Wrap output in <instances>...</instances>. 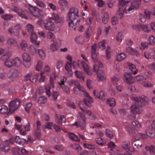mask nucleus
<instances>
[{
	"label": "nucleus",
	"instance_id": "obj_21",
	"mask_svg": "<svg viewBox=\"0 0 155 155\" xmlns=\"http://www.w3.org/2000/svg\"><path fill=\"white\" fill-rule=\"evenodd\" d=\"M127 64L129 67L131 72L134 74H136L137 73V70L136 69L135 66L131 63H127Z\"/></svg>",
	"mask_w": 155,
	"mask_h": 155
},
{
	"label": "nucleus",
	"instance_id": "obj_7",
	"mask_svg": "<svg viewBox=\"0 0 155 155\" xmlns=\"http://www.w3.org/2000/svg\"><path fill=\"white\" fill-rule=\"evenodd\" d=\"M123 80L127 84H132L134 83L135 79L129 73L126 72L124 74Z\"/></svg>",
	"mask_w": 155,
	"mask_h": 155
},
{
	"label": "nucleus",
	"instance_id": "obj_31",
	"mask_svg": "<svg viewBox=\"0 0 155 155\" xmlns=\"http://www.w3.org/2000/svg\"><path fill=\"white\" fill-rule=\"evenodd\" d=\"M68 134L69 138L71 140L75 141H80V140L78 137L74 134L71 133H69Z\"/></svg>",
	"mask_w": 155,
	"mask_h": 155
},
{
	"label": "nucleus",
	"instance_id": "obj_50",
	"mask_svg": "<svg viewBox=\"0 0 155 155\" xmlns=\"http://www.w3.org/2000/svg\"><path fill=\"white\" fill-rule=\"evenodd\" d=\"M136 141H135V140H134V139L132 140L131 141H130V142H129V143L130 144H131L132 146H137V147L138 149V148L139 147H142V144H138L137 143H135V142Z\"/></svg>",
	"mask_w": 155,
	"mask_h": 155
},
{
	"label": "nucleus",
	"instance_id": "obj_37",
	"mask_svg": "<svg viewBox=\"0 0 155 155\" xmlns=\"http://www.w3.org/2000/svg\"><path fill=\"white\" fill-rule=\"evenodd\" d=\"M34 27L32 25L28 24L26 26V30L29 34L34 32Z\"/></svg>",
	"mask_w": 155,
	"mask_h": 155
},
{
	"label": "nucleus",
	"instance_id": "obj_30",
	"mask_svg": "<svg viewBox=\"0 0 155 155\" xmlns=\"http://www.w3.org/2000/svg\"><path fill=\"white\" fill-rule=\"evenodd\" d=\"M98 64H96L93 66V70L94 71L97 72L99 70H101L99 69V68H102L103 67V64L100 62H98Z\"/></svg>",
	"mask_w": 155,
	"mask_h": 155
},
{
	"label": "nucleus",
	"instance_id": "obj_24",
	"mask_svg": "<svg viewBox=\"0 0 155 155\" xmlns=\"http://www.w3.org/2000/svg\"><path fill=\"white\" fill-rule=\"evenodd\" d=\"M14 65L17 67H20L22 64V61L20 58L17 57L13 59Z\"/></svg>",
	"mask_w": 155,
	"mask_h": 155
},
{
	"label": "nucleus",
	"instance_id": "obj_11",
	"mask_svg": "<svg viewBox=\"0 0 155 155\" xmlns=\"http://www.w3.org/2000/svg\"><path fill=\"white\" fill-rule=\"evenodd\" d=\"M93 93L96 98H99L102 101L105 100L106 98V93L103 91H100L99 93L98 94L97 93L96 91L94 90Z\"/></svg>",
	"mask_w": 155,
	"mask_h": 155
},
{
	"label": "nucleus",
	"instance_id": "obj_47",
	"mask_svg": "<svg viewBox=\"0 0 155 155\" xmlns=\"http://www.w3.org/2000/svg\"><path fill=\"white\" fill-rule=\"evenodd\" d=\"M126 130L128 131V132L130 134H134L135 133V129L134 128H132L129 126H127L125 127Z\"/></svg>",
	"mask_w": 155,
	"mask_h": 155
},
{
	"label": "nucleus",
	"instance_id": "obj_44",
	"mask_svg": "<svg viewBox=\"0 0 155 155\" xmlns=\"http://www.w3.org/2000/svg\"><path fill=\"white\" fill-rule=\"evenodd\" d=\"M23 60L24 61H31L30 55L27 53H24L22 55Z\"/></svg>",
	"mask_w": 155,
	"mask_h": 155
},
{
	"label": "nucleus",
	"instance_id": "obj_10",
	"mask_svg": "<svg viewBox=\"0 0 155 155\" xmlns=\"http://www.w3.org/2000/svg\"><path fill=\"white\" fill-rule=\"evenodd\" d=\"M79 67H80L81 66H82L84 71L86 73L89 75H92V73L91 72L87 64L84 61H80L78 64Z\"/></svg>",
	"mask_w": 155,
	"mask_h": 155
},
{
	"label": "nucleus",
	"instance_id": "obj_45",
	"mask_svg": "<svg viewBox=\"0 0 155 155\" xmlns=\"http://www.w3.org/2000/svg\"><path fill=\"white\" fill-rule=\"evenodd\" d=\"M134 133H135V134L134 136V139L135 141L139 140L140 138L141 133L138 132V131L137 130Z\"/></svg>",
	"mask_w": 155,
	"mask_h": 155
},
{
	"label": "nucleus",
	"instance_id": "obj_40",
	"mask_svg": "<svg viewBox=\"0 0 155 155\" xmlns=\"http://www.w3.org/2000/svg\"><path fill=\"white\" fill-rule=\"evenodd\" d=\"M20 45L22 50L25 51L26 49L28 47V44L26 41L24 40L22 41L20 43Z\"/></svg>",
	"mask_w": 155,
	"mask_h": 155
},
{
	"label": "nucleus",
	"instance_id": "obj_9",
	"mask_svg": "<svg viewBox=\"0 0 155 155\" xmlns=\"http://www.w3.org/2000/svg\"><path fill=\"white\" fill-rule=\"evenodd\" d=\"M144 13V14H140L139 19L142 22H145L146 21V18L149 19L150 18V14L148 11L145 10Z\"/></svg>",
	"mask_w": 155,
	"mask_h": 155
},
{
	"label": "nucleus",
	"instance_id": "obj_55",
	"mask_svg": "<svg viewBox=\"0 0 155 155\" xmlns=\"http://www.w3.org/2000/svg\"><path fill=\"white\" fill-rule=\"evenodd\" d=\"M123 38V37L122 32H118L116 37L117 40L119 42H121Z\"/></svg>",
	"mask_w": 155,
	"mask_h": 155
},
{
	"label": "nucleus",
	"instance_id": "obj_12",
	"mask_svg": "<svg viewBox=\"0 0 155 155\" xmlns=\"http://www.w3.org/2000/svg\"><path fill=\"white\" fill-rule=\"evenodd\" d=\"M96 48L97 44H93L91 48V57L94 62L97 61L98 59V57L96 53Z\"/></svg>",
	"mask_w": 155,
	"mask_h": 155
},
{
	"label": "nucleus",
	"instance_id": "obj_42",
	"mask_svg": "<svg viewBox=\"0 0 155 155\" xmlns=\"http://www.w3.org/2000/svg\"><path fill=\"white\" fill-rule=\"evenodd\" d=\"M51 18L53 20L55 21L56 23H59L60 22V20L58 14L55 13H53Z\"/></svg>",
	"mask_w": 155,
	"mask_h": 155
},
{
	"label": "nucleus",
	"instance_id": "obj_1",
	"mask_svg": "<svg viewBox=\"0 0 155 155\" xmlns=\"http://www.w3.org/2000/svg\"><path fill=\"white\" fill-rule=\"evenodd\" d=\"M78 10L76 8L70 9L67 15V20L69 21L68 25L72 28H75V25L77 21L76 20L78 17Z\"/></svg>",
	"mask_w": 155,
	"mask_h": 155
},
{
	"label": "nucleus",
	"instance_id": "obj_18",
	"mask_svg": "<svg viewBox=\"0 0 155 155\" xmlns=\"http://www.w3.org/2000/svg\"><path fill=\"white\" fill-rule=\"evenodd\" d=\"M31 37L30 38L31 41L35 45L38 46L39 45V41H37V40L38 37L36 34L35 32H33L31 34Z\"/></svg>",
	"mask_w": 155,
	"mask_h": 155
},
{
	"label": "nucleus",
	"instance_id": "obj_52",
	"mask_svg": "<svg viewBox=\"0 0 155 155\" xmlns=\"http://www.w3.org/2000/svg\"><path fill=\"white\" fill-rule=\"evenodd\" d=\"M47 38H48L54 41L55 38L54 34L51 32H48L47 34Z\"/></svg>",
	"mask_w": 155,
	"mask_h": 155
},
{
	"label": "nucleus",
	"instance_id": "obj_6",
	"mask_svg": "<svg viewBox=\"0 0 155 155\" xmlns=\"http://www.w3.org/2000/svg\"><path fill=\"white\" fill-rule=\"evenodd\" d=\"M22 27L19 24H17L14 28L11 27L8 28V32L11 35H13L15 36H18L20 33L19 31L21 29Z\"/></svg>",
	"mask_w": 155,
	"mask_h": 155
},
{
	"label": "nucleus",
	"instance_id": "obj_51",
	"mask_svg": "<svg viewBox=\"0 0 155 155\" xmlns=\"http://www.w3.org/2000/svg\"><path fill=\"white\" fill-rule=\"evenodd\" d=\"M45 89L46 93L48 97H49L51 95V92L50 91L51 87L49 85H46L45 86Z\"/></svg>",
	"mask_w": 155,
	"mask_h": 155
},
{
	"label": "nucleus",
	"instance_id": "obj_62",
	"mask_svg": "<svg viewBox=\"0 0 155 155\" xmlns=\"http://www.w3.org/2000/svg\"><path fill=\"white\" fill-rule=\"evenodd\" d=\"M32 75L31 73H28L26 75H25L24 77V81H31V78Z\"/></svg>",
	"mask_w": 155,
	"mask_h": 155
},
{
	"label": "nucleus",
	"instance_id": "obj_19",
	"mask_svg": "<svg viewBox=\"0 0 155 155\" xmlns=\"http://www.w3.org/2000/svg\"><path fill=\"white\" fill-rule=\"evenodd\" d=\"M97 74L99 81H103L106 79L105 73L103 70H99Z\"/></svg>",
	"mask_w": 155,
	"mask_h": 155
},
{
	"label": "nucleus",
	"instance_id": "obj_63",
	"mask_svg": "<svg viewBox=\"0 0 155 155\" xmlns=\"http://www.w3.org/2000/svg\"><path fill=\"white\" fill-rule=\"evenodd\" d=\"M75 41L77 43L82 44L84 42V39L82 37L78 36L76 38Z\"/></svg>",
	"mask_w": 155,
	"mask_h": 155
},
{
	"label": "nucleus",
	"instance_id": "obj_22",
	"mask_svg": "<svg viewBox=\"0 0 155 155\" xmlns=\"http://www.w3.org/2000/svg\"><path fill=\"white\" fill-rule=\"evenodd\" d=\"M74 73L76 77L77 78L81 79L83 81H84L85 77L84 74V73L76 70L74 72Z\"/></svg>",
	"mask_w": 155,
	"mask_h": 155
},
{
	"label": "nucleus",
	"instance_id": "obj_17",
	"mask_svg": "<svg viewBox=\"0 0 155 155\" xmlns=\"http://www.w3.org/2000/svg\"><path fill=\"white\" fill-rule=\"evenodd\" d=\"M126 51L131 55L137 57H139L140 55V54L137 51L130 47H128L126 48Z\"/></svg>",
	"mask_w": 155,
	"mask_h": 155
},
{
	"label": "nucleus",
	"instance_id": "obj_8",
	"mask_svg": "<svg viewBox=\"0 0 155 155\" xmlns=\"http://www.w3.org/2000/svg\"><path fill=\"white\" fill-rule=\"evenodd\" d=\"M84 95L85 97V98L84 99V103L88 107H91L92 106L91 104L93 103V100L92 98L86 92H85L84 93Z\"/></svg>",
	"mask_w": 155,
	"mask_h": 155
},
{
	"label": "nucleus",
	"instance_id": "obj_32",
	"mask_svg": "<svg viewBox=\"0 0 155 155\" xmlns=\"http://www.w3.org/2000/svg\"><path fill=\"white\" fill-rule=\"evenodd\" d=\"M7 43L9 45L13 46H15L17 45V42L15 40L12 38H9L7 41Z\"/></svg>",
	"mask_w": 155,
	"mask_h": 155
},
{
	"label": "nucleus",
	"instance_id": "obj_49",
	"mask_svg": "<svg viewBox=\"0 0 155 155\" xmlns=\"http://www.w3.org/2000/svg\"><path fill=\"white\" fill-rule=\"evenodd\" d=\"M68 84L70 86L73 85V84L76 86H78L79 85V82L77 80H71L68 82Z\"/></svg>",
	"mask_w": 155,
	"mask_h": 155
},
{
	"label": "nucleus",
	"instance_id": "obj_28",
	"mask_svg": "<svg viewBox=\"0 0 155 155\" xmlns=\"http://www.w3.org/2000/svg\"><path fill=\"white\" fill-rule=\"evenodd\" d=\"M141 4L140 0L134 1L131 3V5L135 9L139 8Z\"/></svg>",
	"mask_w": 155,
	"mask_h": 155
},
{
	"label": "nucleus",
	"instance_id": "obj_20",
	"mask_svg": "<svg viewBox=\"0 0 155 155\" xmlns=\"http://www.w3.org/2000/svg\"><path fill=\"white\" fill-rule=\"evenodd\" d=\"M58 3L60 6L63 9L65 10L68 8V2L66 0H60Z\"/></svg>",
	"mask_w": 155,
	"mask_h": 155
},
{
	"label": "nucleus",
	"instance_id": "obj_14",
	"mask_svg": "<svg viewBox=\"0 0 155 155\" xmlns=\"http://www.w3.org/2000/svg\"><path fill=\"white\" fill-rule=\"evenodd\" d=\"M140 106L136 105L135 103L132 105L131 107V112L134 114H140L142 112V110L140 109Z\"/></svg>",
	"mask_w": 155,
	"mask_h": 155
},
{
	"label": "nucleus",
	"instance_id": "obj_58",
	"mask_svg": "<svg viewBox=\"0 0 155 155\" xmlns=\"http://www.w3.org/2000/svg\"><path fill=\"white\" fill-rule=\"evenodd\" d=\"M43 63L40 61H38L36 66V70L37 71H40L42 67Z\"/></svg>",
	"mask_w": 155,
	"mask_h": 155
},
{
	"label": "nucleus",
	"instance_id": "obj_43",
	"mask_svg": "<svg viewBox=\"0 0 155 155\" xmlns=\"http://www.w3.org/2000/svg\"><path fill=\"white\" fill-rule=\"evenodd\" d=\"M142 25L139 24L133 25L132 26V28L133 30L136 31H140L142 30Z\"/></svg>",
	"mask_w": 155,
	"mask_h": 155
},
{
	"label": "nucleus",
	"instance_id": "obj_5",
	"mask_svg": "<svg viewBox=\"0 0 155 155\" xmlns=\"http://www.w3.org/2000/svg\"><path fill=\"white\" fill-rule=\"evenodd\" d=\"M25 6L35 17L40 18L43 16V11L38 7L36 6H33L30 5Z\"/></svg>",
	"mask_w": 155,
	"mask_h": 155
},
{
	"label": "nucleus",
	"instance_id": "obj_38",
	"mask_svg": "<svg viewBox=\"0 0 155 155\" xmlns=\"http://www.w3.org/2000/svg\"><path fill=\"white\" fill-rule=\"evenodd\" d=\"M47 101V98L45 96H41L38 98V103L39 104L45 103Z\"/></svg>",
	"mask_w": 155,
	"mask_h": 155
},
{
	"label": "nucleus",
	"instance_id": "obj_2",
	"mask_svg": "<svg viewBox=\"0 0 155 155\" xmlns=\"http://www.w3.org/2000/svg\"><path fill=\"white\" fill-rule=\"evenodd\" d=\"M132 101L134 102L136 105L140 107L144 106L148 104L149 99L148 97L144 96H142L139 97L136 95L132 94L130 96Z\"/></svg>",
	"mask_w": 155,
	"mask_h": 155
},
{
	"label": "nucleus",
	"instance_id": "obj_34",
	"mask_svg": "<svg viewBox=\"0 0 155 155\" xmlns=\"http://www.w3.org/2000/svg\"><path fill=\"white\" fill-rule=\"evenodd\" d=\"M135 9L131 5L127 6L125 8V12L126 14H129L133 12Z\"/></svg>",
	"mask_w": 155,
	"mask_h": 155
},
{
	"label": "nucleus",
	"instance_id": "obj_16",
	"mask_svg": "<svg viewBox=\"0 0 155 155\" xmlns=\"http://www.w3.org/2000/svg\"><path fill=\"white\" fill-rule=\"evenodd\" d=\"M8 78L11 79L12 78H15L18 77L19 74L18 71L15 69H12L9 72Z\"/></svg>",
	"mask_w": 155,
	"mask_h": 155
},
{
	"label": "nucleus",
	"instance_id": "obj_25",
	"mask_svg": "<svg viewBox=\"0 0 155 155\" xmlns=\"http://www.w3.org/2000/svg\"><path fill=\"white\" fill-rule=\"evenodd\" d=\"M15 141L16 143L22 145L24 144L27 142L26 139L21 138L18 136L15 137Z\"/></svg>",
	"mask_w": 155,
	"mask_h": 155
},
{
	"label": "nucleus",
	"instance_id": "obj_36",
	"mask_svg": "<svg viewBox=\"0 0 155 155\" xmlns=\"http://www.w3.org/2000/svg\"><path fill=\"white\" fill-rule=\"evenodd\" d=\"M117 16L120 18H122L124 15V11L123 8H120L117 12Z\"/></svg>",
	"mask_w": 155,
	"mask_h": 155
},
{
	"label": "nucleus",
	"instance_id": "obj_60",
	"mask_svg": "<svg viewBox=\"0 0 155 155\" xmlns=\"http://www.w3.org/2000/svg\"><path fill=\"white\" fill-rule=\"evenodd\" d=\"M95 141L97 143L101 145H103L105 143L104 140L100 137L96 139Z\"/></svg>",
	"mask_w": 155,
	"mask_h": 155
},
{
	"label": "nucleus",
	"instance_id": "obj_33",
	"mask_svg": "<svg viewBox=\"0 0 155 155\" xmlns=\"http://www.w3.org/2000/svg\"><path fill=\"white\" fill-rule=\"evenodd\" d=\"M35 2L38 6L41 8H44L46 6V5L45 3L41 1L36 0L35 1Z\"/></svg>",
	"mask_w": 155,
	"mask_h": 155
},
{
	"label": "nucleus",
	"instance_id": "obj_35",
	"mask_svg": "<svg viewBox=\"0 0 155 155\" xmlns=\"http://www.w3.org/2000/svg\"><path fill=\"white\" fill-rule=\"evenodd\" d=\"M109 15L108 13L105 12L104 13L103 17L102 18V22L104 24H106L108 20Z\"/></svg>",
	"mask_w": 155,
	"mask_h": 155
},
{
	"label": "nucleus",
	"instance_id": "obj_56",
	"mask_svg": "<svg viewBox=\"0 0 155 155\" xmlns=\"http://www.w3.org/2000/svg\"><path fill=\"white\" fill-rule=\"evenodd\" d=\"M12 150L13 155H21L19 153L20 149L18 147H14L12 148Z\"/></svg>",
	"mask_w": 155,
	"mask_h": 155
},
{
	"label": "nucleus",
	"instance_id": "obj_41",
	"mask_svg": "<svg viewBox=\"0 0 155 155\" xmlns=\"http://www.w3.org/2000/svg\"><path fill=\"white\" fill-rule=\"evenodd\" d=\"M4 63L5 65L8 68H11L14 66L13 59L6 61Z\"/></svg>",
	"mask_w": 155,
	"mask_h": 155
},
{
	"label": "nucleus",
	"instance_id": "obj_15",
	"mask_svg": "<svg viewBox=\"0 0 155 155\" xmlns=\"http://www.w3.org/2000/svg\"><path fill=\"white\" fill-rule=\"evenodd\" d=\"M44 26L46 30L50 31H53L55 27L54 22L50 21L45 23Z\"/></svg>",
	"mask_w": 155,
	"mask_h": 155
},
{
	"label": "nucleus",
	"instance_id": "obj_13",
	"mask_svg": "<svg viewBox=\"0 0 155 155\" xmlns=\"http://www.w3.org/2000/svg\"><path fill=\"white\" fill-rule=\"evenodd\" d=\"M71 63H70L68 61H67L65 64V68L67 71V74L69 77L72 76L73 74L71 70Z\"/></svg>",
	"mask_w": 155,
	"mask_h": 155
},
{
	"label": "nucleus",
	"instance_id": "obj_59",
	"mask_svg": "<svg viewBox=\"0 0 155 155\" xmlns=\"http://www.w3.org/2000/svg\"><path fill=\"white\" fill-rule=\"evenodd\" d=\"M38 53L42 59H44L45 58V54L43 50L39 49L38 50Z\"/></svg>",
	"mask_w": 155,
	"mask_h": 155
},
{
	"label": "nucleus",
	"instance_id": "obj_57",
	"mask_svg": "<svg viewBox=\"0 0 155 155\" xmlns=\"http://www.w3.org/2000/svg\"><path fill=\"white\" fill-rule=\"evenodd\" d=\"M126 57L125 54L122 53H120L117 57V60L118 61H120L123 60Z\"/></svg>",
	"mask_w": 155,
	"mask_h": 155
},
{
	"label": "nucleus",
	"instance_id": "obj_23",
	"mask_svg": "<svg viewBox=\"0 0 155 155\" xmlns=\"http://www.w3.org/2000/svg\"><path fill=\"white\" fill-rule=\"evenodd\" d=\"M2 144L3 147L2 148L3 150L4 149V151L5 152H8L10 149L9 142L8 140H5L3 143Z\"/></svg>",
	"mask_w": 155,
	"mask_h": 155
},
{
	"label": "nucleus",
	"instance_id": "obj_3",
	"mask_svg": "<svg viewBox=\"0 0 155 155\" xmlns=\"http://www.w3.org/2000/svg\"><path fill=\"white\" fill-rule=\"evenodd\" d=\"M78 122H75L72 124V126L76 128L80 127L82 130H84L85 127L86 117L84 114L81 112L78 113L77 115Z\"/></svg>",
	"mask_w": 155,
	"mask_h": 155
},
{
	"label": "nucleus",
	"instance_id": "obj_29",
	"mask_svg": "<svg viewBox=\"0 0 155 155\" xmlns=\"http://www.w3.org/2000/svg\"><path fill=\"white\" fill-rule=\"evenodd\" d=\"M9 73L8 72L3 71L0 72V79L5 80L8 78Z\"/></svg>",
	"mask_w": 155,
	"mask_h": 155
},
{
	"label": "nucleus",
	"instance_id": "obj_39",
	"mask_svg": "<svg viewBox=\"0 0 155 155\" xmlns=\"http://www.w3.org/2000/svg\"><path fill=\"white\" fill-rule=\"evenodd\" d=\"M8 109L7 106L3 105L2 106L1 108L0 109V114H4L8 112Z\"/></svg>",
	"mask_w": 155,
	"mask_h": 155
},
{
	"label": "nucleus",
	"instance_id": "obj_26",
	"mask_svg": "<svg viewBox=\"0 0 155 155\" xmlns=\"http://www.w3.org/2000/svg\"><path fill=\"white\" fill-rule=\"evenodd\" d=\"M145 149L150 153L152 154H155V149L154 146L151 145L150 146H147L145 147Z\"/></svg>",
	"mask_w": 155,
	"mask_h": 155
},
{
	"label": "nucleus",
	"instance_id": "obj_61",
	"mask_svg": "<svg viewBox=\"0 0 155 155\" xmlns=\"http://www.w3.org/2000/svg\"><path fill=\"white\" fill-rule=\"evenodd\" d=\"M2 18L5 20H9L13 18V16L11 15L6 14L2 16Z\"/></svg>",
	"mask_w": 155,
	"mask_h": 155
},
{
	"label": "nucleus",
	"instance_id": "obj_54",
	"mask_svg": "<svg viewBox=\"0 0 155 155\" xmlns=\"http://www.w3.org/2000/svg\"><path fill=\"white\" fill-rule=\"evenodd\" d=\"M149 44L151 45H154L155 44V38L153 36H150L148 39Z\"/></svg>",
	"mask_w": 155,
	"mask_h": 155
},
{
	"label": "nucleus",
	"instance_id": "obj_48",
	"mask_svg": "<svg viewBox=\"0 0 155 155\" xmlns=\"http://www.w3.org/2000/svg\"><path fill=\"white\" fill-rule=\"evenodd\" d=\"M92 31V27L89 26L85 32V34L86 38H89L91 36V33Z\"/></svg>",
	"mask_w": 155,
	"mask_h": 155
},
{
	"label": "nucleus",
	"instance_id": "obj_53",
	"mask_svg": "<svg viewBox=\"0 0 155 155\" xmlns=\"http://www.w3.org/2000/svg\"><path fill=\"white\" fill-rule=\"evenodd\" d=\"M83 146L85 148L88 149H94L96 148L97 146L94 145L90 144L88 143H84Z\"/></svg>",
	"mask_w": 155,
	"mask_h": 155
},
{
	"label": "nucleus",
	"instance_id": "obj_4",
	"mask_svg": "<svg viewBox=\"0 0 155 155\" xmlns=\"http://www.w3.org/2000/svg\"><path fill=\"white\" fill-rule=\"evenodd\" d=\"M20 100L19 99L16 98L11 101L9 104V112L7 115L9 116L18 109L20 106Z\"/></svg>",
	"mask_w": 155,
	"mask_h": 155
},
{
	"label": "nucleus",
	"instance_id": "obj_64",
	"mask_svg": "<svg viewBox=\"0 0 155 155\" xmlns=\"http://www.w3.org/2000/svg\"><path fill=\"white\" fill-rule=\"evenodd\" d=\"M123 148L126 150H130V147L128 143L127 142H124L122 144Z\"/></svg>",
	"mask_w": 155,
	"mask_h": 155
},
{
	"label": "nucleus",
	"instance_id": "obj_27",
	"mask_svg": "<svg viewBox=\"0 0 155 155\" xmlns=\"http://www.w3.org/2000/svg\"><path fill=\"white\" fill-rule=\"evenodd\" d=\"M107 104L110 107H114L116 105L115 99L113 98H110L107 100Z\"/></svg>",
	"mask_w": 155,
	"mask_h": 155
},
{
	"label": "nucleus",
	"instance_id": "obj_46",
	"mask_svg": "<svg viewBox=\"0 0 155 155\" xmlns=\"http://www.w3.org/2000/svg\"><path fill=\"white\" fill-rule=\"evenodd\" d=\"M9 57V53L6 52L1 57V60L2 61H6L8 60Z\"/></svg>",
	"mask_w": 155,
	"mask_h": 155
}]
</instances>
